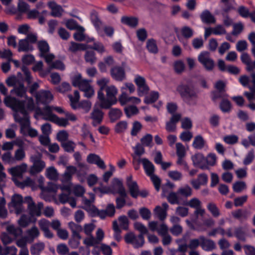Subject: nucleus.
<instances>
[{
    "label": "nucleus",
    "mask_w": 255,
    "mask_h": 255,
    "mask_svg": "<svg viewBox=\"0 0 255 255\" xmlns=\"http://www.w3.org/2000/svg\"><path fill=\"white\" fill-rule=\"evenodd\" d=\"M31 218L25 215H22L18 220L19 225L22 228L26 227L31 223Z\"/></svg>",
    "instance_id": "56"
},
{
    "label": "nucleus",
    "mask_w": 255,
    "mask_h": 255,
    "mask_svg": "<svg viewBox=\"0 0 255 255\" xmlns=\"http://www.w3.org/2000/svg\"><path fill=\"white\" fill-rule=\"evenodd\" d=\"M144 169L147 175L149 176L154 174V166L152 163L146 158L141 159Z\"/></svg>",
    "instance_id": "27"
},
{
    "label": "nucleus",
    "mask_w": 255,
    "mask_h": 255,
    "mask_svg": "<svg viewBox=\"0 0 255 255\" xmlns=\"http://www.w3.org/2000/svg\"><path fill=\"white\" fill-rule=\"evenodd\" d=\"M121 20L123 24L131 28H135L138 24V18L134 16H123Z\"/></svg>",
    "instance_id": "20"
},
{
    "label": "nucleus",
    "mask_w": 255,
    "mask_h": 255,
    "mask_svg": "<svg viewBox=\"0 0 255 255\" xmlns=\"http://www.w3.org/2000/svg\"><path fill=\"white\" fill-rule=\"evenodd\" d=\"M181 33L184 38L188 39L193 36L194 30L189 26H184L181 28Z\"/></svg>",
    "instance_id": "49"
},
{
    "label": "nucleus",
    "mask_w": 255,
    "mask_h": 255,
    "mask_svg": "<svg viewBox=\"0 0 255 255\" xmlns=\"http://www.w3.org/2000/svg\"><path fill=\"white\" fill-rule=\"evenodd\" d=\"M113 192L118 193L120 196H127L122 181L118 178H115L113 179Z\"/></svg>",
    "instance_id": "15"
},
{
    "label": "nucleus",
    "mask_w": 255,
    "mask_h": 255,
    "mask_svg": "<svg viewBox=\"0 0 255 255\" xmlns=\"http://www.w3.org/2000/svg\"><path fill=\"white\" fill-rule=\"evenodd\" d=\"M207 208L214 217L217 218L220 215V210L215 203L213 202L209 203Z\"/></svg>",
    "instance_id": "41"
},
{
    "label": "nucleus",
    "mask_w": 255,
    "mask_h": 255,
    "mask_svg": "<svg viewBox=\"0 0 255 255\" xmlns=\"http://www.w3.org/2000/svg\"><path fill=\"white\" fill-rule=\"evenodd\" d=\"M23 198L21 195L15 194L11 198L12 206L15 209V213L19 214L22 212V204Z\"/></svg>",
    "instance_id": "13"
},
{
    "label": "nucleus",
    "mask_w": 255,
    "mask_h": 255,
    "mask_svg": "<svg viewBox=\"0 0 255 255\" xmlns=\"http://www.w3.org/2000/svg\"><path fill=\"white\" fill-rule=\"evenodd\" d=\"M169 206L166 202L162 204L161 206H157L153 210L154 215L160 221H164L167 216V210Z\"/></svg>",
    "instance_id": "8"
},
{
    "label": "nucleus",
    "mask_w": 255,
    "mask_h": 255,
    "mask_svg": "<svg viewBox=\"0 0 255 255\" xmlns=\"http://www.w3.org/2000/svg\"><path fill=\"white\" fill-rule=\"evenodd\" d=\"M81 239V236L75 237L73 236V235H71V237L68 241V244L69 246L73 249H77L80 244V240Z\"/></svg>",
    "instance_id": "38"
},
{
    "label": "nucleus",
    "mask_w": 255,
    "mask_h": 255,
    "mask_svg": "<svg viewBox=\"0 0 255 255\" xmlns=\"http://www.w3.org/2000/svg\"><path fill=\"white\" fill-rule=\"evenodd\" d=\"M174 70L177 74H181L185 69V65L181 60L176 61L173 64Z\"/></svg>",
    "instance_id": "58"
},
{
    "label": "nucleus",
    "mask_w": 255,
    "mask_h": 255,
    "mask_svg": "<svg viewBox=\"0 0 255 255\" xmlns=\"http://www.w3.org/2000/svg\"><path fill=\"white\" fill-rule=\"evenodd\" d=\"M43 207V204L42 202H38L37 205L35 203H31L28 205L27 208L29 210V214L31 217L41 216V209Z\"/></svg>",
    "instance_id": "16"
},
{
    "label": "nucleus",
    "mask_w": 255,
    "mask_h": 255,
    "mask_svg": "<svg viewBox=\"0 0 255 255\" xmlns=\"http://www.w3.org/2000/svg\"><path fill=\"white\" fill-rule=\"evenodd\" d=\"M152 135L151 134L147 133L140 139V142L144 146L151 147L152 146Z\"/></svg>",
    "instance_id": "43"
},
{
    "label": "nucleus",
    "mask_w": 255,
    "mask_h": 255,
    "mask_svg": "<svg viewBox=\"0 0 255 255\" xmlns=\"http://www.w3.org/2000/svg\"><path fill=\"white\" fill-rule=\"evenodd\" d=\"M176 151L177 156L185 157L186 155L185 147L181 142L176 143Z\"/></svg>",
    "instance_id": "60"
},
{
    "label": "nucleus",
    "mask_w": 255,
    "mask_h": 255,
    "mask_svg": "<svg viewBox=\"0 0 255 255\" xmlns=\"http://www.w3.org/2000/svg\"><path fill=\"white\" fill-rule=\"evenodd\" d=\"M247 188V184L244 181H236L233 184V189L236 193H241L246 190Z\"/></svg>",
    "instance_id": "39"
},
{
    "label": "nucleus",
    "mask_w": 255,
    "mask_h": 255,
    "mask_svg": "<svg viewBox=\"0 0 255 255\" xmlns=\"http://www.w3.org/2000/svg\"><path fill=\"white\" fill-rule=\"evenodd\" d=\"M91 217H99L103 220L106 217H112V203H109L107 206L106 210H99L95 205L89 206L83 208Z\"/></svg>",
    "instance_id": "3"
},
{
    "label": "nucleus",
    "mask_w": 255,
    "mask_h": 255,
    "mask_svg": "<svg viewBox=\"0 0 255 255\" xmlns=\"http://www.w3.org/2000/svg\"><path fill=\"white\" fill-rule=\"evenodd\" d=\"M125 112L127 117L129 118L132 116L137 114L139 110L136 106H129L125 108Z\"/></svg>",
    "instance_id": "51"
},
{
    "label": "nucleus",
    "mask_w": 255,
    "mask_h": 255,
    "mask_svg": "<svg viewBox=\"0 0 255 255\" xmlns=\"http://www.w3.org/2000/svg\"><path fill=\"white\" fill-rule=\"evenodd\" d=\"M200 18L203 23L206 24H214L216 22L215 17L207 9L203 10L200 15Z\"/></svg>",
    "instance_id": "17"
},
{
    "label": "nucleus",
    "mask_w": 255,
    "mask_h": 255,
    "mask_svg": "<svg viewBox=\"0 0 255 255\" xmlns=\"http://www.w3.org/2000/svg\"><path fill=\"white\" fill-rule=\"evenodd\" d=\"M231 107L230 102L226 99L223 100L220 104V109L223 113L229 112Z\"/></svg>",
    "instance_id": "53"
},
{
    "label": "nucleus",
    "mask_w": 255,
    "mask_h": 255,
    "mask_svg": "<svg viewBox=\"0 0 255 255\" xmlns=\"http://www.w3.org/2000/svg\"><path fill=\"white\" fill-rule=\"evenodd\" d=\"M198 60L208 71L212 70L215 66L214 61L207 51L201 52L198 56Z\"/></svg>",
    "instance_id": "5"
},
{
    "label": "nucleus",
    "mask_w": 255,
    "mask_h": 255,
    "mask_svg": "<svg viewBox=\"0 0 255 255\" xmlns=\"http://www.w3.org/2000/svg\"><path fill=\"white\" fill-rule=\"evenodd\" d=\"M182 115L180 113L172 115L170 120L166 123L165 129L169 132L176 130V124L181 120Z\"/></svg>",
    "instance_id": "10"
},
{
    "label": "nucleus",
    "mask_w": 255,
    "mask_h": 255,
    "mask_svg": "<svg viewBox=\"0 0 255 255\" xmlns=\"http://www.w3.org/2000/svg\"><path fill=\"white\" fill-rule=\"evenodd\" d=\"M45 167V163L44 161L37 159L33 162V166L31 167L32 171L38 173L42 171Z\"/></svg>",
    "instance_id": "30"
},
{
    "label": "nucleus",
    "mask_w": 255,
    "mask_h": 255,
    "mask_svg": "<svg viewBox=\"0 0 255 255\" xmlns=\"http://www.w3.org/2000/svg\"><path fill=\"white\" fill-rule=\"evenodd\" d=\"M35 98L38 103L47 105L53 100V96L49 91L41 90L36 94Z\"/></svg>",
    "instance_id": "7"
},
{
    "label": "nucleus",
    "mask_w": 255,
    "mask_h": 255,
    "mask_svg": "<svg viewBox=\"0 0 255 255\" xmlns=\"http://www.w3.org/2000/svg\"><path fill=\"white\" fill-rule=\"evenodd\" d=\"M255 158V150L254 149L250 150L246 154L243 163L245 165H248L251 164Z\"/></svg>",
    "instance_id": "37"
},
{
    "label": "nucleus",
    "mask_w": 255,
    "mask_h": 255,
    "mask_svg": "<svg viewBox=\"0 0 255 255\" xmlns=\"http://www.w3.org/2000/svg\"><path fill=\"white\" fill-rule=\"evenodd\" d=\"M238 14L243 18H247L250 16L249 8L244 5H240L237 9Z\"/></svg>",
    "instance_id": "42"
},
{
    "label": "nucleus",
    "mask_w": 255,
    "mask_h": 255,
    "mask_svg": "<svg viewBox=\"0 0 255 255\" xmlns=\"http://www.w3.org/2000/svg\"><path fill=\"white\" fill-rule=\"evenodd\" d=\"M61 145L64 150L67 152L71 153L74 151L75 143L71 140L66 141L64 142H62Z\"/></svg>",
    "instance_id": "50"
},
{
    "label": "nucleus",
    "mask_w": 255,
    "mask_h": 255,
    "mask_svg": "<svg viewBox=\"0 0 255 255\" xmlns=\"http://www.w3.org/2000/svg\"><path fill=\"white\" fill-rule=\"evenodd\" d=\"M206 141L201 135H198L194 137L192 146L197 149H202L205 144Z\"/></svg>",
    "instance_id": "33"
},
{
    "label": "nucleus",
    "mask_w": 255,
    "mask_h": 255,
    "mask_svg": "<svg viewBox=\"0 0 255 255\" xmlns=\"http://www.w3.org/2000/svg\"><path fill=\"white\" fill-rule=\"evenodd\" d=\"M87 161L88 163L96 165L99 168L105 170L106 166L103 159L100 156L95 153H90L87 157Z\"/></svg>",
    "instance_id": "9"
},
{
    "label": "nucleus",
    "mask_w": 255,
    "mask_h": 255,
    "mask_svg": "<svg viewBox=\"0 0 255 255\" xmlns=\"http://www.w3.org/2000/svg\"><path fill=\"white\" fill-rule=\"evenodd\" d=\"M200 246L202 249L206 251H212L216 246L215 242L211 240L206 238L203 236H200Z\"/></svg>",
    "instance_id": "14"
},
{
    "label": "nucleus",
    "mask_w": 255,
    "mask_h": 255,
    "mask_svg": "<svg viewBox=\"0 0 255 255\" xmlns=\"http://www.w3.org/2000/svg\"><path fill=\"white\" fill-rule=\"evenodd\" d=\"M107 98L100 100V107L102 109H110L112 107V86H109L106 89Z\"/></svg>",
    "instance_id": "19"
},
{
    "label": "nucleus",
    "mask_w": 255,
    "mask_h": 255,
    "mask_svg": "<svg viewBox=\"0 0 255 255\" xmlns=\"http://www.w3.org/2000/svg\"><path fill=\"white\" fill-rule=\"evenodd\" d=\"M208 180V175L205 173L199 174L196 179H193L190 181L191 184L196 190L200 188L201 185H205Z\"/></svg>",
    "instance_id": "12"
},
{
    "label": "nucleus",
    "mask_w": 255,
    "mask_h": 255,
    "mask_svg": "<svg viewBox=\"0 0 255 255\" xmlns=\"http://www.w3.org/2000/svg\"><path fill=\"white\" fill-rule=\"evenodd\" d=\"M113 77L117 81H122L125 77V72L124 68L121 66H117L113 68Z\"/></svg>",
    "instance_id": "26"
},
{
    "label": "nucleus",
    "mask_w": 255,
    "mask_h": 255,
    "mask_svg": "<svg viewBox=\"0 0 255 255\" xmlns=\"http://www.w3.org/2000/svg\"><path fill=\"white\" fill-rule=\"evenodd\" d=\"M90 18L95 28L98 32H100V26L101 24V21L98 17V14L97 11L93 10L91 12Z\"/></svg>",
    "instance_id": "34"
},
{
    "label": "nucleus",
    "mask_w": 255,
    "mask_h": 255,
    "mask_svg": "<svg viewBox=\"0 0 255 255\" xmlns=\"http://www.w3.org/2000/svg\"><path fill=\"white\" fill-rule=\"evenodd\" d=\"M112 64V56H109L105 58L104 62H100L98 64V67L101 72H105L107 71V65Z\"/></svg>",
    "instance_id": "46"
},
{
    "label": "nucleus",
    "mask_w": 255,
    "mask_h": 255,
    "mask_svg": "<svg viewBox=\"0 0 255 255\" xmlns=\"http://www.w3.org/2000/svg\"><path fill=\"white\" fill-rule=\"evenodd\" d=\"M104 116V113L97 108H94L91 114V118L93 120V125L96 126L100 124L102 122Z\"/></svg>",
    "instance_id": "18"
},
{
    "label": "nucleus",
    "mask_w": 255,
    "mask_h": 255,
    "mask_svg": "<svg viewBox=\"0 0 255 255\" xmlns=\"http://www.w3.org/2000/svg\"><path fill=\"white\" fill-rule=\"evenodd\" d=\"M44 110L45 114L43 118L44 120L55 123L57 116L52 113L51 107L47 105L44 107Z\"/></svg>",
    "instance_id": "29"
},
{
    "label": "nucleus",
    "mask_w": 255,
    "mask_h": 255,
    "mask_svg": "<svg viewBox=\"0 0 255 255\" xmlns=\"http://www.w3.org/2000/svg\"><path fill=\"white\" fill-rule=\"evenodd\" d=\"M113 227L115 232L114 238L116 241L120 242L122 240V237L120 234L121 231L118 227V223L117 221H115L113 222Z\"/></svg>",
    "instance_id": "61"
},
{
    "label": "nucleus",
    "mask_w": 255,
    "mask_h": 255,
    "mask_svg": "<svg viewBox=\"0 0 255 255\" xmlns=\"http://www.w3.org/2000/svg\"><path fill=\"white\" fill-rule=\"evenodd\" d=\"M233 217L241 221L247 220L249 217V213L247 210L238 209L232 213Z\"/></svg>",
    "instance_id": "28"
},
{
    "label": "nucleus",
    "mask_w": 255,
    "mask_h": 255,
    "mask_svg": "<svg viewBox=\"0 0 255 255\" xmlns=\"http://www.w3.org/2000/svg\"><path fill=\"white\" fill-rule=\"evenodd\" d=\"M45 248V244L43 242H39L33 244L30 248V251L32 255H40L41 253Z\"/></svg>",
    "instance_id": "25"
},
{
    "label": "nucleus",
    "mask_w": 255,
    "mask_h": 255,
    "mask_svg": "<svg viewBox=\"0 0 255 255\" xmlns=\"http://www.w3.org/2000/svg\"><path fill=\"white\" fill-rule=\"evenodd\" d=\"M148 227L151 231H157L161 237L168 234V228L164 223L159 225L157 221H150L148 223Z\"/></svg>",
    "instance_id": "6"
},
{
    "label": "nucleus",
    "mask_w": 255,
    "mask_h": 255,
    "mask_svg": "<svg viewBox=\"0 0 255 255\" xmlns=\"http://www.w3.org/2000/svg\"><path fill=\"white\" fill-rule=\"evenodd\" d=\"M46 177L50 180H55L58 178V173L56 168L51 166L46 169Z\"/></svg>",
    "instance_id": "47"
},
{
    "label": "nucleus",
    "mask_w": 255,
    "mask_h": 255,
    "mask_svg": "<svg viewBox=\"0 0 255 255\" xmlns=\"http://www.w3.org/2000/svg\"><path fill=\"white\" fill-rule=\"evenodd\" d=\"M183 101L189 105H195L198 98L197 92L193 87L188 85H181L177 88Z\"/></svg>",
    "instance_id": "2"
},
{
    "label": "nucleus",
    "mask_w": 255,
    "mask_h": 255,
    "mask_svg": "<svg viewBox=\"0 0 255 255\" xmlns=\"http://www.w3.org/2000/svg\"><path fill=\"white\" fill-rule=\"evenodd\" d=\"M3 102L7 107L10 108L14 112V121L20 125V132L22 133L23 128L29 127L30 124L29 113L25 108V101L11 96H6Z\"/></svg>",
    "instance_id": "1"
},
{
    "label": "nucleus",
    "mask_w": 255,
    "mask_h": 255,
    "mask_svg": "<svg viewBox=\"0 0 255 255\" xmlns=\"http://www.w3.org/2000/svg\"><path fill=\"white\" fill-rule=\"evenodd\" d=\"M21 60L25 66L29 65L34 63L35 58L32 54H25L22 56Z\"/></svg>",
    "instance_id": "62"
},
{
    "label": "nucleus",
    "mask_w": 255,
    "mask_h": 255,
    "mask_svg": "<svg viewBox=\"0 0 255 255\" xmlns=\"http://www.w3.org/2000/svg\"><path fill=\"white\" fill-rule=\"evenodd\" d=\"M25 152L24 149L22 147H20L15 151L13 159L14 161H21L25 158Z\"/></svg>",
    "instance_id": "57"
},
{
    "label": "nucleus",
    "mask_w": 255,
    "mask_h": 255,
    "mask_svg": "<svg viewBox=\"0 0 255 255\" xmlns=\"http://www.w3.org/2000/svg\"><path fill=\"white\" fill-rule=\"evenodd\" d=\"M146 47L148 50L153 53L158 52V48L155 41L153 39L148 40L146 42Z\"/></svg>",
    "instance_id": "55"
},
{
    "label": "nucleus",
    "mask_w": 255,
    "mask_h": 255,
    "mask_svg": "<svg viewBox=\"0 0 255 255\" xmlns=\"http://www.w3.org/2000/svg\"><path fill=\"white\" fill-rule=\"evenodd\" d=\"M74 97L70 96L69 99L71 102L70 105L72 108L75 110L77 108L76 105L79 102L80 98L79 92L77 90H75L74 92Z\"/></svg>",
    "instance_id": "48"
},
{
    "label": "nucleus",
    "mask_w": 255,
    "mask_h": 255,
    "mask_svg": "<svg viewBox=\"0 0 255 255\" xmlns=\"http://www.w3.org/2000/svg\"><path fill=\"white\" fill-rule=\"evenodd\" d=\"M247 230L245 227H239L235 229V236L240 240L245 241Z\"/></svg>",
    "instance_id": "36"
},
{
    "label": "nucleus",
    "mask_w": 255,
    "mask_h": 255,
    "mask_svg": "<svg viewBox=\"0 0 255 255\" xmlns=\"http://www.w3.org/2000/svg\"><path fill=\"white\" fill-rule=\"evenodd\" d=\"M142 125L138 121H135L133 123L132 129L131 130V135L136 136L142 128Z\"/></svg>",
    "instance_id": "64"
},
{
    "label": "nucleus",
    "mask_w": 255,
    "mask_h": 255,
    "mask_svg": "<svg viewBox=\"0 0 255 255\" xmlns=\"http://www.w3.org/2000/svg\"><path fill=\"white\" fill-rule=\"evenodd\" d=\"M33 50V45L28 43L24 38L19 40L17 49V51L19 52L32 51Z\"/></svg>",
    "instance_id": "22"
},
{
    "label": "nucleus",
    "mask_w": 255,
    "mask_h": 255,
    "mask_svg": "<svg viewBox=\"0 0 255 255\" xmlns=\"http://www.w3.org/2000/svg\"><path fill=\"white\" fill-rule=\"evenodd\" d=\"M68 225L71 232V235L75 237L81 236L80 233L83 231V227L81 225L71 221L68 223Z\"/></svg>",
    "instance_id": "24"
},
{
    "label": "nucleus",
    "mask_w": 255,
    "mask_h": 255,
    "mask_svg": "<svg viewBox=\"0 0 255 255\" xmlns=\"http://www.w3.org/2000/svg\"><path fill=\"white\" fill-rule=\"evenodd\" d=\"M84 58L85 61L91 65L94 64L97 59L95 52L93 51H86Z\"/></svg>",
    "instance_id": "44"
},
{
    "label": "nucleus",
    "mask_w": 255,
    "mask_h": 255,
    "mask_svg": "<svg viewBox=\"0 0 255 255\" xmlns=\"http://www.w3.org/2000/svg\"><path fill=\"white\" fill-rule=\"evenodd\" d=\"M37 48L39 51V56H43L44 54L48 53L50 51V46L48 42L45 40L38 41L37 42Z\"/></svg>",
    "instance_id": "23"
},
{
    "label": "nucleus",
    "mask_w": 255,
    "mask_h": 255,
    "mask_svg": "<svg viewBox=\"0 0 255 255\" xmlns=\"http://www.w3.org/2000/svg\"><path fill=\"white\" fill-rule=\"evenodd\" d=\"M239 138L237 135L232 134L226 135L223 137V140L228 144H234L238 142Z\"/></svg>",
    "instance_id": "59"
},
{
    "label": "nucleus",
    "mask_w": 255,
    "mask_h": 255,
    "mask_svg": "<svg viewBox=\"0 0 255 255\" xmlns=\"http://www.w3.org/2000/svg\"><path fill=\"white\" fill-rule=\"evenodd\" d=\"M26 167L27 165L25 163L12 167L10 171L11 174L14 176H21L26 171Z\"/></svg>",
    "instance_id": "31"
},
{
    "label": "nucleus",
    "mask_w": 255,
    "mask_h": 255,
    "mask_svg": "<svg viewBox=\"0 0 255 255\" xmlns=\"http://www.w3.org/2000/svg\"><path fill=\"white\" fill-rule=\"evenodd\" d=\"M139 213L143 220H148L151 217V213L150 211L145 207L140 208Z\"/></svg>",
    "instance_id": "63"
},
{
    "label": "nucleus",
    "mask_w": 255,
    "mask_h": 255,
    "mask_svg": "<svg viewBox=\"0 0 255 255\" xmlns=\"http://www.w3.org/2000/svg\"><path fill=\"white\" fill-rule=\"evenodd\" d=\"M177 193L183 197L187 198L192 195V190L189 185H185L179 188Z\"/></svg>",
    "instance_id": "40"
},
{
    "label": "nucleus",
    "mask_w": 255,
    "mask_h": 255,
    "mask_svg": "<svg viewBox=\"0 0 255 255\" xmlns=\"http://www.w3.org/2000/svg\"><path fill=\"white\" fill-rule=\"evenodd\" d=\"M26 88L25 87L24 84L20 83L18 86H14L13 88L10 91L11 94H15L19 97H25L27 98L28 96L26 95Z\"/></svg>",
    "instance_id": "21"
},
{
    "label": "nucleus",
    "mask_w": 255,
    "mask_h": 255,
    "mask_svg": "<svg viewBox=\"0 0 255 255\" xmlns=\"http://www.w3.org/2000/svg\"><path fill=\"white\" fill-rule=\"evenodd\" d=\"M134 82L137 86V94L139 96L142 97L148 94L149 87L146 84L145 79L143 77L136 75Z\"/></svg>",
    "instance_id": "4"
},
{
    "label": "nucleus",
    "mask_w": 255,
    "mask_h": 255,
    "mask_svg": "<svg viewBox=\"0 0 255 255\" xmlns=\"http://www.w3.org/2000/svg\"><path fill=\"white\" fill-rule=\"evenodd\" d=\"M119 101L121 105L124 106L127 104H138L141 100L136 97H129L125 92H123L119 97Z\"/></svg>",
    "instance_id": "11"
},
{
    "label": "nucleus",
    "mask_w": 255,
    "mask_h": 255,
    "mask_svg": "<svg viewBox=\"0 0 255 255\" xmlns=\"http://www.w3.org/2000/svg\"><path fill=\"white\" fill-rule=\"evenodd\" d=\"M127 186L131 197L134 198H137L138 196L139 188L136 182L128 183Z\"/></svg>",
    "instance_id": "35"
},
{
    "label": "nucleus",
    "mask_w": 255,
    "mask_h": 255,
    "mask_svg": "<svg viewBox=\"0 0 255 255\" xmlns=\"http://www.w3.org/2000/svg\"><path fill=\"white\" fill-rule=\"evenodd\" d=\"M87 45L84 43H78L73 41L71 42L69 51L75 53L78 51H83L86 50Z\"/></svg>",
    "instance_id": "32"
},
{
    "label": "nucleus",
    "mask_w": 255,
    "mask_h": 255,
    "mask_svg": "<svg viewBox=\"0 0 255 255\" xmlns=\"http://www.w3.org/2000/svg\"><path fill=\"white\" fill-rule=\"evenodd\" d=\"M84 28L81 26H79L77 31L73 35L75 40L78 41L85 40V35L84 34Z\"/></svg>",
    "instance_id": "45"
},
{
    "label": "nucleus",
    "mask_w": 255,
    "mask_h": 255,
    "mask_svg": "<svg viewBox=\"0 0 255 255\" xmlns=\"http://www.w3.org/2000/svg\"><path fill=\"white\" fill-rule=\"evenodd\" d=\"M128 128V123L126 121H121L117 123L115 127V130L117 133L124 132Z\"/></svg>",
    "instance_id": "52"
},
{
    "label": "nucleus",
    "mask_w": 255,
    "mask_h": 255,
    "mask_svg": "<svg viewBox=\"0 0 255 255\" xmlns=\"http://www.w3.org/2000/svg\"><path fill=\"white\" fill-rule=\"evenodd\" d=\"M178 195H179L177 193V192L176 193L173 192L170 193L167 196L168 202L171 204H179L180 201Z\"/></svg>",
    "instance_id": "54"
}]
</instances>
